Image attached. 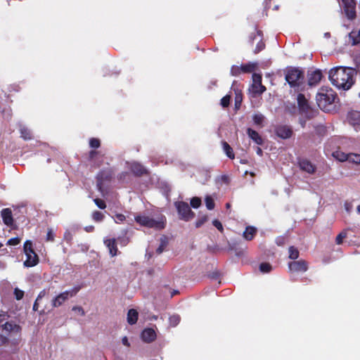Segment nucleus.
<instances>
[{"mask_svg": "<svg viewBox=\"0 0 360 360\" xmlns=\"http://www.w3.org/2000/svg\"><path fill=\"white\" fill-rule=\"evenodd\" d=\"M356 71L355 69L338 66L329 71V79L331 84L339 90L347 91L356 82Z\"/></svg>", "mask_w": 360, "mask_h": 360, "instance_id": "1", "label": "nucleus"}, {"mask_svg": "<svg viewBox=\"0 0 360 360\" xmlns=\"http://www.w3.org/2000/svg\"><path fill=\"white\" fill-rule=\"evenodd\" d=\"M8 316L6 314H0V328L11 338L13 345H18L21 340L22 328L13 321H7Z\"/></svg>", "mask_w": 360, "mask_h": 360, "instance_id": "2", "label": "nucleus"}, {"mask_svg": "<svg viewBox=\"0 0 360 360\" xmlns=\"http://www.w3.org/2000/svg\"><path fill=\"white\" fill-rule=\"evenodd\" d=\"M336 98V93L328 87H321L316 96L318 106L324 112L332 110Z\"/></svg>", "mask_w": 360, "mask_h": 360, "instance_id": "3", "label": "nucleus"}, {"mask_svg": "<svg viewBox=\"0 0 360 360\" xmlns=\"http://www.w3.org/2000/svg\"><path fill=\"white\" fill-rule=\"evenodd\" d=\"M285 79L290 87H300L304 82V72L297 68H290L286 71Z\"/></svg>", "mask_w": 360, "mask_h": 360, "instance_id": "4", "label": "nucleus"}, {"mask_svg": "<svg viewBox=\"0 0 360 360\" xmlns=\"http://www.w3.org/2000/svg\"><path fill=\"white\" fill-rule=\"evenodd\" d=\"M80 285L75 286L69 290H65L60 292L56 297H54L51 301V305L53 307H59L63 305L70 297L75 296L78 292L81 290Z\"/></svg>", "mask_w": 360, "mask_h": 360, "instance_id": "5", "label": "nucleus"}, {"mask_svg": "<svg viewBox=\"0 0 360 360\" xmlns=\"http://www.w3.org/2000/svg\"><path fill=\"white\" fill-rule=\"evenodd\" d=\"M135 221L141 226L148 228H154L158 230L163 229L165 226V219L157 221L145 215H138L135 217Z\"/></svg>", "mask_w": 360, "mask_h": 360, "instance_id": "6", "label": "nucleus"}, {"mask_svg": "<svg viewBox=\"0 0 360 360\" xmlns=\"http://www.w3.org/2000/svg\"><path fill=\"white\" fill-rule=\"evenodd\" d=\"M179 219L185 221H188L195 217V213L191 210L188 204L184 201H176L174 202Z\"/></svg>", "mask_w": 360, "mask_h": 360, "instance_id": "7", "label": "nucleus"}, {"mask_svg": "<svg viewBox=\"0 0 360 360\" xmlns=\"http://www.w3.org/2000/svg\"><path fill=\"white\" fill-rule=\"evenodd\" d=\"M257 68V63H248L241 65H232L231 68V75L232 76H239L240 74L254 72Z\"/></svg>", "mask_w": 360, "mask_h": 360, "instance_id": "8", "label": "nucleus"}, {"mask_svg": "<svg viewBox=\"0 0 360 360\" xmlns=\"http://www.w3.org/2000/svg\"><path fill=\"white\" fill-rule=\"evenodd\" d=\"M344 13L349 20H353L356 17L355 0H342Z\"/></svg>", "mask_w": 360, "mask_h": 360, "instance_id": "9", "label": "nucleus"}, {"mask_svg": "<svg viewBox=\"0 0 360 360\" xmlns=\"http://www.w3.org/2000/svg\"><path fill=\"white\" fill-rule=\"evenodd\" d=\"M257 39H258L257 46H256L255 49H254V53L255 54L259 53L260 51L264 50L265 48V43L263 41L262 34L261 31H257L256 33L254 32L250 35V37H249L250 44L251 46H252L254 41L257 40Z\"/></svg>", "mask_w": 360, "mask_h": 360, "instance_id": "10", "label": "nucleus"}, {"mask_svg": "<svg viewBox=\"0 0 360 360\" xmlns=\"http://www.w3.org/2000/svg\"><path fill=\"white\" fill-rule=\"evenodd\" d=\"M262 75L257 73H253L252 75V81L253 83L252 84V92L255 94H262L266 90V87L262 83Z\"/></svg>", "mask_w": 360, "mask_h": 360, "instance_id": "11", "label": "nucleus"}, {"mask_svg": "<svg viewBox=\"0 0 360 360\" xmlns=\"http://www.w3.org/2000/svg\"><path fill=\"white\" fill-rule=\"evenodd\" d=\"M274 131L276 136L282 139H290L293 134L292 128L288 125H278Z\"/></svg>", "mask_w": 360, "mask_h": 360, "instance_id": "12", "label": "nucleus"}, {"mask_svg": "<svg viewBox=\"0 0 360 360\" xmlns=\"http://www.w3.org/2000/svg\"><path fill=\"white\" fill-rule=\"evenodd\" d=\"M288 267L293 272H305L308 270L309 266L307 261L300 259L290 262Z\"/></svg>", "mask_w": 360, "mask_h": 360, "instance_id": "13", "label": "nucleus"}, {"mask_svg": "<svg viewBox=\"0 0 360 360\" xmlns=\"http://www.w3.org/2000/svg\"><path fill=\"white\" fill-rule=\"evenodd\" d=\"M112 178V172L110 169H103L100 171L97 176V186L98 189H101L105 181H109Z\"/></svg>", "mask_w": 360, "mask_h": 360, "instance_id": "14", "label": "nucleus"}, {"mask_svg": "<svg viewBox=\"0 0 360 360\" xmlns=\"http://www.w3.org/2000/svg\"><path fill=\"white\" fill-rule=\"evenodd\" d=\"M347 122L356 130H360V111L352 110L347 113Z\"/></svg>", "mask_w": 360, "mask_h": 360, "instance_id": "15", "label": "nucleus"}, {"mask_svg": "<svg viewBox=\"0 0 360 360\" xmlns=\"http://www.w3.org/2000/svg\"><path fill=\"white\" fill-rule=\"evenodd\" d=\"M298 165L302 171L310 174H312L316 172V166L307 159H300L298 160Z\"/></svg>", "mask_w": 360, "mask_h": 360, "instance_id": "16", "label": "nucleus"}, {"mask_svg": "<svg viewBox=\"0 0 360 360\" xmlns=\"http://www.w3.org/2000/svg\"><path fill=\"white\" fill-rule=\"evenodd\" d=\"M156 336L155 330L150 328H145L141 334L142 340L147 343L153 342L156 339Z\"/></svg>", "mask_w": 360, "mask_h": 360, "instance_id": "17", "label": "nucleus"}, {"mask_svg": "<svg viewBox=\"0 0 360 360\" xmlns=\"http://www.w3.org/2000/svg\"><path fill=\"white\" fill-rule=\"evenodd\" d=\"M1 216L4 223L8 226H12L13 224V218L12 211L10 208H4L1 211Z\"/></svg>", "mask_w": 360, "mask_h": 360, "instance_id": "18", "label": "nucleus"}, {"mask_svg": "<svg viewBox=\"0 0 360 360\" xmlns=\"http://www.w3.org/2000/svg\"><path fill=\"white\" fill-rule=\"evenodd\" d=\"M130 169L136 176H141L148 174L147 169L139 162H133L130 166Z\"/></svg>", "mask_w": 360, "mask_h": 360, "instance_id": "19", "label": "nucleus"}, {"mask_svg": "<svg viewBox=\"0 0 360 360\" xmlns=\"http://www.w3.org/2000/svg\"><path fill=\"white\" fill-rule=\"evenodd\" d=\"M297 105L300 111L303 113L307 112L310 108L308 101L302 94L297 95Z\"/></svg>", "mask_w": 360, "mask_h": 360, "instance_id": "20", "label": "nucleus"}, {"mask_svg": "<svg viewBox=\"0 0 360 360\" xmlns=\"http://www.w3.org/2000/svg\"><path fill=\"white\" fill-rule=\"evenodd\" d=\"M228 249L229 251L235 252V254L237 257H242L245 254L246 247L243 248L240 246V242L234 241L232 243H229Z\"/></svg>", "mask_w": 360, "mask_h": 360, "instance_id": "21", "label": "nucleus"}, {"mask_svg": "<svg viewBox=\"0 0 360 360\" xmlns=\"http://www.w3.org/2000/svg\"><path fill=\"white\" fill-rule=\"evenodd\" d=\"M322 78V72L319 70L313 71L308 78V84L309 86H315L319 83Z\"/></svg>", "mask_w": 360, "mask_h": 360, "instance_id": "22", "label": "nucleus"}, {"mask_svg": "<svg viewBox=\"0 0 360 360\" xmlns=\"http://www.w3.org/2000/svg\"><path fill=\"white\" fill-rule=\"evenodd\" d=\"M104 244L108 247L110 255L112 257H115V255H117L118 249L117 246L116 240L115 238L105 240Z\"/></svg>", "mask_w": 360, "mask_h": 360, "instance_id": "23", "label": "nucleus"}, {"mask_svg": "<svg viewBox=\"0 0 360 360\" xmlns=\"http://www.w3.org/2000/svg\"><path fill=\"white\" fill-rule=\"evenodd\" d=\"M247 134L248 136L254 141L257 145H262L263 144V139L262 136L259 134L257 131L255 130L248 128L247 129Z\"/></svg>", "mask_w": 360, "mask_h": 360, "instance_id": "24", "label": "nucleus"}, {"mask_svg": "<svg viewBox=\"0 0 360 360\" xmlns=\"http://www.w3.org/2000/svg\"><path fill=\"white\" fill-rule=\"evenodd\" d=\"M256 233H257V229L254 226H248L245 228V230L244 231V232L243 233V236L245 240L250 241V240H253Z\"/></svg>", "mask_w": 360, "mask_h": 360, "instance_id": "25", "label": "nucleus"}, {"mask_svg": "<svg viewBox=\"0 0 360 360\" xmlns=\"http://www.w3.org/2000/svg\"><path fill=\"white\" fill-rule=\"evenodd\" d=\"M27 257L26 260L24 262V265L27 267L36 266L39 263V257L37 255H25Z\"/></svg>", "mask_w": 360, "mask_h": 360, "instance_id": "26", "label": "nucleus"}, {"mask_svg": "<svg viewBox=\"0 0 360 360\" xmlns=\"http://www.w3.org/2000/svg\"><path fill=\"white\" fill-rule=\"evenodd\" d=\"M349 39L352 46L360 44V29L359 30H352L349 34Z\"/></svg>", "mask_w": 360, "mask_h": 360, "instance_id": "27", "label": "nucleus"}, {"mask_svg": "<svg viewBox=\"0 0 360 360\" xmlns=\"http://www.w3.org/2000/svg\"><path fill=\"white\" fill-rule=\"evenodd\" d=\"M139 314L136 309H131L127 313V322L130 325H134L137 322Z\"/></svg>", "mask_w": 360, "mask_h": 360, "instance_id": "28", "label": "nucleus"}, {"mask_svg": "<svg viewBox=\"0 0 360 360\" xmlns=\"http://www.w3.org/2000/svg\"><path fill=\"white\" fill-rule=\"evenodd\" d=\"M340 161H344L345 160L349 159L350 161L356 163L360 164V154H350L349 156L342 153L341 158H338Z\"/></svg>", "mask_w": 360, "mask_h": 360, "instance_id": "29", "label": "nucleus"}, {"mask_svg": "<svg viewBox=\"0 0 360 360\" xmlns=\"http://www.w3.org/2000/svg\"><path fill=\"white\" fill-rule=\"evenodd\" d=\"M20 137L24 140H30L32 138L30 129L25 126L20 127Z\"/></svg>", "mask_w": 360, "mask_h": 360, "instance_id": "30", "label": "nucleus"}, {"mask_svg": "<svg viewBox=\"0 0 360 360\" xmlns=\"http://www.w3.org/2000/svg\"><path fill=\"white\" fill-rule=\"evenodd\" d=\"M223 150L226 155L231 160H233L235 158V154L233 151L232 148L230 146V145L226 141H222L221 143Z\"/></svg>", "mask_w": 360, "mask_h": 360, "instance_id": "31", "label": "nucleus"}, {"mask_svg": "<svg viewBox=\"0 0 360 360\" xmlns=\"http://www.w3.org/2000/svg\"><path fill=\"white\" fill-rule=\"evenodd\" d=\"M233 90L235 91V108L239 109L243 101V94L240 90L235 89Z\"/></svg>", "mask_w": 360, "mask_h": 360, "instance_id": "32", "label": "nucleus"}, {"mask_svg": "<svg viewBox=\"0 0 360 360\" xmlns=\"http://www.w3.org/2000/svg\"><path fill=\"white\" fill-rule=\"evenodd\" d=\"M24 252L25 255H37L33 248V244L31 240H26L23 247Z\"/></svg>", "mask_w": 360, "mask_h": 360, "instance_id": "33", "label": "nucleus"}, {"mask_svg": "<svg viewBox=\"0 0 360 360\" xmlns=\"http://www.w3.org/2000/svg\"><path fill=\"white\" fill-rule=\"evenodd\" d=\"M289 258L291 259H296L299 257L300 253L298 250L294 246H290L288 249Z\"/></svg>", "mask_w": 360, "mask_h": 360, "instance_id": "34", "label": "nucleus"}, {"mask_svg": "<svg viewBox=\"0 0 360 360\" xmlns=\"http://www.w3.org/2000/svg\"><path fill=\"white\" fill-rule=\"evenodd\" d=\"M252 120L256 125L262 126L263 122L264 120V116L262 114H255L253 115Z\"/></svg>", "mask_w": 360, "mask_h": 360, "instance_id": "35", "label": "nucleus"}, {"mask_svg": "<svg viewBox=\"0 0 360 360\" xmlns=\"http://www.w3.org/2000/svg\"><path fill=\"white\" fill-rule=\"evenodd\" d=\"M272 270V266L269 263L262 262L259 264V271L262 273H269Z\"/></svg>", "mask_w": 360, "mask_h": 360, "instance_id": "36", "label": "nucleus"}, {"mask_svg": "<svg viewBox=\"0 0 360 360\" xmlns=\"http://www.w3.org/2000/svg\"><path fill=\"white\" fill-rule=\"evenodd\" d=\"M347 236V233L346 230H343L340 232L335 238V243L338 245H340L342 243L343 240L346 238Z\"/></svg>", "mask_w": 360, "mask_h": 360, "instance_id": "37", "label": "nucleus"}, {"mask_svg": "<svg viewBox=\"0 0 360 360\" xmlns=\"http://www.w3.org/2000/svg\"><path fill=\"white\" fill-rule=\"evenodd\" d=\"M92 219L96 222H101L104 219V214L100 211H94L92 213Z\"/></svg>", "mask_w": 360, "mask_h": 360, "instance_id": "38", "label": "nucleus"}, {"mask_svg": "<svg viewBox=\"0 0 360 360\" xmlns=\"http://www.w3.org/2000/svg\"><path fill=\"white\" fill-rule=\"evenodd\" d=\"M205 201L206 207L208 210H212L214 208L215 204H214V201L212 197L207 196L205 198Z\"/></svg>", "mask_w": 360, "mask_h": 360, "instance_id": "39", "label": "nucleus"}, {"mask_svg": "<svg viewBox=\"0 0 360 360\" xmlns=\"http://www.w3.org/2000/svg\"><path fill=\"white\" fill-rule=\"evenodd\" d=\"M89 146L92 148H98L101 146V141L97 138H91L89 140Z\"/></svg>", "mask_w": 360, "mask_h": 360, "instance_id": "40", "label": "nucleus"}, {"mask_svg": "<svg viewBox=\"0 0 360 360\" xmlns=\"http://www.w3.org/2000/svg\"><path fill=\"white\" fill-rule=\"evenodd\" d=\"M190 203L193 208H198L201 205V199L198 197H193L191 198Z\"/></svg>", "mask_w": 360, "mask_h": 360, "instance_id": "41", "label": "nucleus"}, {"mask_svg": "<svg viewBox=\"0 0 360 360\" xmlns=\"http://www.w3.org/2000/svg\"><path fill=\"white\" fill-rule=\"evenodd\" d=\"M230 101H231V96L230 95H226L221 99L220 104L223 108H227L230 105Z\"/></svg>", "mask_w": 360, "mask_h": 360, "instance_id": "42", "label": "nucleus"}, {"mask_svg": "<svg viewBox=\"0 0 360 360\" xmlns=\"http://www.w3.org/2000/svg\"><path fill=\"white\" fill-rule=\"evenodd\" d=\"M208 219V217L207 215H203L201 217H200L195 223V226L196 228H200L202 226Z\"/></svg>", "mask_w": 360, "mask_h": 360, "instance_id": "43", "label": "nucleus"}, {"mask_svg": "<svg viewBox=\"0 0 360 360\" xmlns=\"http://www.w3.org/2000/svg\"><path fill=\"white\" fill-rule=\"evenodd\" d=\"M72 238V233L69 230H66L63 235L64 240H65L68 243L71 244Z\"/></svg>", "mask_w": 360, "mask_h": 360, "instance_id": "44", "label": "nucleus"}, {"mask_svg": "<svg viewBox=\"0 0 360 360\" xmlns=\"http://www.w3.org/2000/svg\"><path fill=\"white\" fill-rule=\"evenodd\" d=\"M94 202L98 206V207H99L100 209L103 210L106 207V204H105V201L102 199L95 198L94 200Z\"/></svg>", "mask_w": 360, "mask_h": 360, "instance_id": "45", "label": "nucleus"}, {"mask_svg": "<svg viewBox=\"0 0 360 360\" xmlns=\"http://www.w3.org/2000/svg\"><path fill=\"white\" fill-rule=\"evenodd\" d=\"M14 295L17 300H20L22 299L24 296V291L20 290L19 288H16L14 290Z\"/></svg>", "mask_w": 360, "mask_h": 360, "instance_id": "46", "label": "nucleus"}, {"mask_svg": "<svg viewBox=\"0 0 360 360\" xmlns=\"http://www.w3.org/2000/svg\"><path fill=\"white\" fill-rule=\"evenodd\" d=\"M169 321H170L171 325H172L173 326H175L179 323L180 317L178 315H173V316H170Z\"/></svg>", "mask_w": 360, "mask_h": 360, "instance_id": "47", "label": "nucleus"}, {"mask_svg": "<svg viewBox=\"0 0 360 360\" xmlns=\"http://www.w3.org/2000/svg\"><path fill=\"white\" fill-rule=\"evenodd\" d=\"M20 243V238L18 237H15L9 239L7 242L8 245H17Z\"/></svg>", "mask_w": 360, "mask_h": 360, "instance_id": "48", "label": "nucleus"}, {"mask_svg": "<svg viewBox=\"0 0 360 360\" xmlns=\"http://www.w3.org/2000/svg\"><path fill=\"white\" fill-rule=\"evenodd\" d=\"M212 224L213 226H214L220 232H223L224 231V228H223V226H222V224L218 220V219H214L212 221Z\"/></svg>", "mask_w": 360, "mask_h": 360, "instance_id": "49", "label": "nucleus"}, {"mask_svg": "<svg viewBox=\"0 0 360 360\" xmlns=\"http://www.w3.org/2000/svg\"><path fill=\"white\" fill-rule=\"evenodd\" d=\"M55 235L51 229H49L46 233V240L53 242L54 240Z\"/></svg>", "mask_w": 360, "mask_h": 360, "instance_id": "50", "label": "nucleus"}, {"mask_svg": "<svg viewBox=\"0 0 360 360\" xmlns=\"http://www.w3.org/2000/svg\"><path fill=\"white\" fill-rule=\"evenodd\" d=\"M9 340H11V338L10 337L7 338L0 334V346L7 344L9 342ZM11 342H12V341Z\"/></svg>", "mask_w": 360, "mask_h": 360, "instance_id": "51", "label": "nucleus"}, {"mask_svg": "<svg viewBox=\"0 0 360 360\" xmlns=\"http://www.w3.org/2000/svg\"><path fill=\"white\" fill-rule=\"evenodd\" d=\"M72 310L74 311H77L82 316L85 315V311L82 307L75 306L72 308Z\"/></svg>", "mask_w": 360, "mask_h": 360, "instance_id": "52", "label": "nucleus"}, {"mask_svg": "<svg viewBox=\"0 0 360 360\" xmlns=\"http://www.w3.org/2000/svg\"><path fill=\"white\" fill-rule=\"evenodd\" d=\"M115 219H116L115 221L117 223V222H122V221H124L126 219V217L122 214H115Z\"/></svg>", "mask_w": 360, "mask_h": 360, "instance_id": "53", "label": "nucleus"}, {"mask_svg": "<svg viewBox=\"0 0 360 360\" xmlns=\"http://www.w3.org/2000/svg\"><path fill=\"white\" fill-rule=\"evenodd\" d=\"M98 155V151L95 150H91L89 153V160L91 161L96 155Z\"/></svg>", "mask_w": 360, "mask_h": 360, "instance_id": "54", "label": "nucleus"}, {"mask_svg": "<svg viewBox=\"0 0 360 360\" xmlns=\"http://www.w3.org/2000/svg\"><path fill=\"white\" fill-rule=\"evenodd\" d=\"M345 208L347 212H349L352 209V204L351 202H345Z\"/></svg>", "mask_w": 360, "mask_h": 360, "instance_id": "55", "label": "nucleus"}, {"mask_svg": "<svg viewBox=\"0 0 360 360\" xmlns=\"http://www.w3.org/2000/svg\"><path fill=\"white\" fill-rule=\"evenodd\" d=\"M122 344L124 345V346H127V347H130V343L128 340V338L127 336H124L122 338Z\"/></svg>", "mask_w": 360, "mask_h": 360, "instance_id": "56", "label": "nucleus"}, {"mask_svg": "<svg viewBox=\"0 0 360 360\" xmlns=\"http://www.w3.org/2000/svg\"><path fill=\"white\" fill-rule=\"evenodd\" d=\"M46 295V291H45V290H41V291L39 293V295H38V296H37V299H36V300H40V299H41L43 297H44V295Z\"/></svg>", "mask_w": 360, "mask_h": 360, "instance_id": "57", "label": "nucleus"}, {"mask_svg": "<svg viewBox=\"0 0 360 360\" xmlns=\"http://www.w3.org/2000/svg\"><path fill=\"white\" fill-rule=\"evenodd\" d=\"M276 243L278 245H283L284 244V238H278L276 240Z\"/></svg>", "mask_w": 360, "mask_h": 360, "instance_id": "58", "label": "nucleus"}, {"mask_svg": "<svg viewBox=\"0 0 360 360\" xmlns=\"http://www.w3.org/2000/svg\"><path fill=\"white\" fill-rule=\"evenodd\" d=\"M84 230L86 232H92L94 230V227L93 226H88L84 228Z\"/></svg>", "mask_w": 360, "mask_h": 360, "instance_id": "59", "label": "nucleus"}, {"mask_svg": "<svg viewBox=\"0 0 360 360\" xmlns=\"http://www.w3.org/2000/svg\"><path fill=\"white\" fill-rule=\"evenodd\" d=\"M38 301L37 300H35L34 304H33V310L34 311H38V309H39V304H38Z\"/></svg>", "mask_w": 360, "mask_h": 360, "instance_id": "60", "label": "nucleus"}, {"mask_svg": "<svg viewBox=\"0 0 360 360\" xmlns=\"http://www.w3.org/2000/svg\"><path fill=\"white\" fill-rule=\"evenodd\" d=\"M256 152H257V154L260 156H262L263 155V151H262V148H260L259 147L257 148Z\"/></svg>", "mask_w": 360, "mask_h": 360, "instance_id": "61", "label": "nucleus"}, {"mask_svg": "<svg viewBox=\"0 0 360 360\" xmlns=\"http://www.w3.org/2000/svg\"><path fill=\"white\" fill-rule=\"evenodd\" d=\"M163 251V247L162 245H160V247L158 248V249L156 250V252L158 254H160L162 253Z\"/></svg>", "mask_w": 360, "mask_h": 360, "instance_id": "62", "label": "nucleus"}, {"mask_svg": "<svg viewBox=\"0 0 360 360\" xmlns=\"http://www.w3.org/2000/svg\"><path fill=\"white\" fill-rule=\"evenodd\" d=\"M177 293H179V291H177V290H174V291L172 292L171 297H173L174 295H176Z\"/></svg>", "mask_w": 360, "mask_h": 360, "instance_id": "63", "label": "nucleus"}, {"mask_svg": "<svg viewBox=\"0 0 360 360\" xmlns=\"http://www.w3.org/2000/svg\"><path fill=\"white\" fill-rule=\"evenodd\" d=\"M357 212L360 214V205L356 207Z\"/></svg>", "mask_w": 360, "mask_h": 360, "instance_id": "64", "label": "nucleus"}]
</instances>
